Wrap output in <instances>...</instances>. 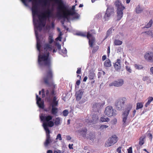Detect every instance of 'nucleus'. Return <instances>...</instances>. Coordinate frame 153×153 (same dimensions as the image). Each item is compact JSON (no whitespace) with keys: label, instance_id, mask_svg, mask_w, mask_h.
<instances>
[{"label":"nucleus","instance_id":"5","mask_svg":"<svg viewBox=\"0 0 153 153\" xmlns=\"http://www.w3.org/2000/svg\"><path fill=\"white\" fill-rule=\"evenodd\" d=\"M118 140V138L117 136L114 135L109 137L106 141L105 146L106 147L111 146L116 143Z\"/></svg>","mask_w":153,"mask_h":153},{"label":"nucleus","instance_id":"64","mask_svg":"<svg viewBox=\"0 0 153 153\" xmlns=\"http://www.w3.org/2000/svg\"><path fill=\"white\" fill-rule=\"evenodd\" d=\"M50 92H49V91L48 90H47V92H46V94H48Z\"/></svg>","mask_w":153,"mask_h":153},{"label":"nucleus","instance_id":"2","mask_svg":"<svg viewBox=\"0 0 153 153\" xmlns=\"http://www.w3.org/2000/svg\"><path fill=\"white\" fill-rule=\"evenodd\" d=\"M46 20L43 19L41 17H39L35 18L34 21L33 22L34 25V30L35 35L37 39L36 47L39 52L38 58V62L40 66H42L49 65L50 63V60L49 58V52L52 50L53 53L56 52V50L51 45V43L53 41V36L52 35L49 36L48 41L49 43H46L42 48V39L41 38L39 39L38 33L45 25Z\"/></svg>","mask_w":153,"mask_h":153},{"label":"nucleus","instance_id":"6","mask_svg":"<svg viewBox=\"0 0 153 153\" xmlns=\"http://www.w3.org/2000/svg\"><path fill=\"white\" fill-rule=\"evenodd\" d=\"M116 111L111 106H107L104 111L105 114L109 117L114 116L116 115Z\"/></svg>","mask_w":153,"mask_h":153},{"label":"nucleus","instance_id":"33","mask_svg":"<svg viewBox=\"0 0 153 153\" xmlns=\"http://www.w3.org/2000/svg\"><path fill=\"white\" fill-rule=\"evenodd\" d=\"M59 53L62 54L63 56H65L67 53V50L65 48L63 49L62 50H60Z\"/></svg>","mask_w":153,"mask_h":153},{"label":"nucleus","instance_id":"56","mask_svg":"<svg viewBox=\"0 0 153 153\" xmlns=\"http://www.w3.org/2000/svg\"><path fill=\"white\" fill-rule=\"evenodd\" d=\"M73 145V144L71 145V144H69L68 145V147H69V148L70 149H73V148H72Z\"/></svg>","mask_w":153,"mask_h":153},{"label":"nucleus","instance_id":"54","mask_svg":"<svg viewBox=\"0 0 153 153\" xmlns=\"http://www.w3.org/2000/svg\"><path fill=\"white\" fill-rule=\"evenodd\" d=\"M149 134V137L150 138V139L151 140H152V135L151 134Z\"/></svg>","mask_w":153,"mask_h":153},{"label":"nucleus","instance_id":"41","mask_svg":"<svg viewBox=\"0 0 153 153\" xmlns=\"http://www.w3.org/2000/svg\"><path fill=\"white\" fill-rule=\"evenodd\" d=\"M76 34L77 35L80 36H86V34H84L82 32H79L77 33Z\"/></svg>","mask_w":153,"mask_h":153},{"label":"nucleus","instance_id":"47","mask_svg":"<svg viewBox=\"0 0 153 153\" xmlns=\"http://www.w3.org/2000/svg\"><path fill=\"white\" fill-rule=\"evenodd\" d=\"M128 153H132V150L131 147H130L128 149Z\"/></svg>","mask_w":153,"mask_h":153},{"label":"nucleus","instance_id":"25","mask_svg":"<svg viewBox=\"0 0 153 153\" xmlns=\"http://www.w3.org/2000/svg\"><path fill=\"white\" fill-rule=\"evenodd\" d=\"M110 121V119L107 117H101L100 119V121L102 122H108Z\"/></svg>","mask_w":153,"mask_h":153},{"label":"nucleus","instance_id":"24","mask_svg":"<svg viewBox=\"0 0 153 153\" xmlns=\"http://www.w3.org/2000/svg\"><path fill=\"white\" fill-rule=\"evenodd\" d=\"M104 65L105 66L109 67L111 66V63L109 59H107L104 62Z\"/></svg>","mask_w":153,"mask_h":153},{"label":"nucleus","instance_id":"32","mask_svg":"<svg viewBox=\"0 0 153 153\" xmlns=\"http://www.w3.org/2000/svg\"><path fill=\"white\" fill-rule=\"evenodd\" d=\"M134 68L137 70H141L143 68V67L142 65L135 64L134 65Z\"/></svg>","mask_w":153,"mask_h":153},{"label":"nucleus","instance_id":"18","mask_svg":"<svg viewBox=\"0 0 153 153\" xmlns=\"http://www.w3.org/2000/svg\"><path fill=\"white\" fill-rule=\"evenodd\" d=\"M105 103L103 102H97L95 103L93 105V108H97V109H99L102 108Z\"/></svg>","mask_w":153,"mask_h":153},{"label":"nucleus","instance_id":"27","mask_svg":"<svg viewBox=\"0 0 153 153\" xmlns=\"http://www.w3.org/2000/svg\"><path fill=\"white\" fill-rule=\"evenodd\" d=\"M143 10V8L139 5L136 7V12L137 13H141Z\"/></svg>","mask_w":153,"mask_h":153},{"label":"nucleus","instance_id":"10","mask_svg":"<svg viewBox=\"0 0 153 153\" xmlns=\"http://www.w3.org/2000/svg\"><path fill=\"white\" fill-rule=\"evenodd\" d=\"M114 11L113 9L111 7H108L107 9L106 13L105 14L104 17L105 20V21L108 20L109 19V18L111 16L113 15L114 14Z\"/></svg>","mask_w":153,"mask_h":153},{"label":"nucleus","instance_id":"59","mask_svg":"<svg viewBox=\"0 0 153 153\" xmlns=\"http://www.w3.org/2000/svg\"><path fill=\"white\" fill-rule=\"evenodd\" d=\"M54 26V25L53 22L52 23L51 26L50 27V28H53Z\"/></svg>","mask_w":153,"mask_h":153},{"label":"nucleus","instance_id":"34","mask_svg":"<svg viewBox=\"0 0 153 153\" xmlns=\"http://www.w3.org/2000/svg\"><path fill=\"white\" fill-rule=\"evenodd\" d=\"M57 30L59 32V36L57 38H56V39L57 40H59L61 41V36L62 35V32L60 31V29L59 28H57Z\"/></svg>","mask_w":153,"mask_h":153},{"label":"nucleus","instance_id":"3","mask_svg":"<svg viewBox=\"0 0 153 153\" xmlns=\"http://www.w3.org/2000/svg\"><path fill=\"white\" fill-rule=\"evenodd\" d=\"M52 116L50 115L45 116L43 114H41L40 115L41 120L43 121L42 126L46 131V139L44 143V145L46 147L51 142L50 135V131L48 128V126L52 127L53 126L54 124L53 122L51 121L52 119Z\"/></svg>","mask_w":153,"mask_h":153},{"label":"nucleus","instance_id":"22","mask_svg":"<svg viewBox=\"0 0 153 153\" xmlns=\"http://www.w3.org/2000/svg\"><path fill=\"white\" fill-rule=\"evenodd\" d=\"M142 79L144 81H146L147 84H149L151 83L152 82L149 76H144L143 77Z\"/></svg>","mask_w":153,"mask_h":153},{"label":"nucleus","instance_id":"23","mask_svg":"<svg viewBox=\"0 0 153 153\" xmlns=\"http://www.w3.org/2000/svg\"><path fill=\"white\" fill-rule=\"evenodd\" d=\"M92 120H91L90 122L91 123H94L98 120V117L96 115H94L92 116Z\"/></svg>","mask_w":153,"mask_h":153},{"label":"nucleus","instance_id":"61","mask_svg":"<svg viewBox=\"0 0 153 153\" xmlns=\"http://www.w3.org/2000/svg\"><path fill=\"white\" fill-rule=\"evenodd\" d=\"M126 2L127 4L129 3L130 1V0H126Z\"/></svg>","mask_w":153,"mask_h":153},{"label":"nucleus","instance_id":"43","mask_svg":"<svg viewBox=\"0 0 153 153\" xmlns=\"http://www.w3.org/2000/svg\"><path fill=\"white\" fill-rule=\"evenodd\" d=\"M62 140V137L61 134H58L56 136V140Z\"/></svg>","mask_w":153,"mask_h":153},{"label":"nucleus","instance_id":"4","mask_svg":"<svg viewBox=\"0 0 153 153\" xmlns=\"http://www.w3.org/2000/svg\"><path fill=\"white\" fill-rule=\"evenodd\" d=\"M132 107V105L131 104H129L128 105L122 114V121L124 124H126L127 123L128 116Z\"/></svg>","mask_w":153,"mask_h":153},{"label":"nucleus","instance_id":"28","mask_svg":"<svg viewBox=\"0 0 153 153\" xmlns=\"http://www.w3.org/2000/svg\"><path fill=\"white\" fill-rule=\"evenodd\" d=\"M153 100V97H149L148 98L147 102L145 106L147 107L150 103Z\"/></svg>","mask_w":153,"mask_h":153},{"label":"nucleus","instance_id":"12","mask_svg":"<svg viewBox=\"0 0 153 153\" xmlns=\"http://www.w3.org/2000/svg\"><path fill=\"white\" fill-rule=\"evenodd\" d=\"M144 57L145 59L148 61L153 62V52L149 51L145 54Z\"/></svg>","mask_w":153,"mask_h":153},{"label":"nucleus","instance_id":"39","mask_svg":"<svg viewBox=\"0 0 153 153\" xmlns=\"http://www.w3.org/2000/svg\"><path fill=\"white\" fill-rule=\"evenodd\" d=\"M126 70L129 73H131L132 72V70L131 68L128 65H126Z\"/></svg>","mask_w":153,"mask_h":153},{"label":"nucleus","instance_id":"46","mask_svg":"<svg viewBox=\"0 0 153 153\" xmlns=\"http://www.w3.org/2000/svg\"><path fill=\"white\" fill-rule=\"evenodd\" d=\"M81 73V68H77V70L76 71V73L77 74H80Z\"/></svg>","mask_w":153,"mask_h":153},{"label":"nucleus","instance_id":"8","mask_svg":"<svg viewBox=\"0 0 153 153\" xmlns=\"http://www.w3.org/2000/svg\"><path fill=\"white\" fill-rule=\"evenodd\" d=\"M126 100L125 98H123L117 101L116 103V106L118 110H120L123 108Z\"/></svg>","mask_w":153,"mask_h":153},{"label":"nucleus","instance_id":"58","mask_svg":"<svg viewBox=\"0 0 153 153\" xmlns=\"http://www.w3.org/2000/svg\"><path fill=\"white\" fill-rule=\"evenodd\" d=\"M54 153H61V152L60 150H56L54 151Z\"/></svg>","mask_w":153,"mask_h":153},{"label":"nucleus","instance_id":"44","mask_svg":"<svg viewBox=\"0 0 153 153\" xmlns=\"http://www.w3.org/2000/svg\"><path fill=\"white\" fill-rule=\"evenodd\" d=\"M122 147L120 146L117 149V151L118 152V153H121V149Z\"/></svg>","mask_w":153,"mask_h":153},{"label":"nucleus","instance_id":"13","mask_svg":"<svg viewBox=\"0 0 153 153\" xmlns=\"http://www.w3.org/2000/svg\"><path fill=\"white\" fill-rule=\"evenodd\" d=\"M87 37L89 39V44L91 47H92L93 44L95 42V39L92 36V35L89 32L87 33Z\"/></svg>","mask_w":153,"mask_h":153},{"label":"nucleus","instance_id":"57","mask_svg":"<svg viewBox=\"0 0 153 153\" xmlns=\"http://www.w3.org/2000/svg\"><path fill=\"white\" fill-rule=\"evenodd\" d=\"M106 59V56L105 55H103L102 57V60L104 61Z\"/></svg>","mask_w":153,"mask_h":153},{"label":"nucleus","instance_id":"30","mask_svg":"<svg viewBox=\"0 0 153 153\" xmlns=\"http://www.w3.org/2000/svg\"><path fill=\"white\" fill-rule=\"evenodd\" d=\"M95 77V74L93 73H90L88 76V78L90 80L94 79Z\"/></svg>","mask_w":153,"mask_h":153},{"label":"nucleus","instance_id":"40","mask_svg":"<svg viewBox=\"0 0 153 153\" xmlns=\"http://www.w3.org/2000/svg\"><path fill=\"white\" fill-rule=\"evenodd\" d=\"M68 111L67 110H64L62 112L64 116H66L68 115Z\"/></svg>","mask_w":153,"mask_h":153},{"label":"nucleus","instance_id":"26","mask_svg":"<svg viewBox=\"0 0 153 153\" xmlns=\"http://www.w3.org/2000/svg\"><path fill=\"white\" fill-rule=\"evenodd\" d=\"M123 43L122 41L119 39H116L114 41V44L116 45H120Z\"/></svg>","mask_w":153,"mask_h":153},{"label":"nucleus","instance_id":"60","mask_svg":"<svg viewBox=\"0 0 153 153\" xmlns=\"http://www.w3.org/2000/svg\"><path fill=\"white\" fill-rule=\"evenodd\" d=\"M47 153H53V152L51 150H49L47 151Z\"/></svg>","mask_w":153,"mask_h":153},{"label":"nucleus","instance_id":"36","mask_svg":"<svg viewBox=\"0 0 153 153\" xmlns=\"http://www.w3.org/2000/svg\"><path fill=\"white\" fill-rule=\"evenodd\" d=\"M147 34L149 35V36H151L152 38H153V32L149 30L145 32Z\"/></svg>","mask_w":153,"mask_h":153},{"label":"nucleus","instance_id":"52","mask_svg":"<svg viewBox=\"0 0 153 153\" xmlns=\"http://www.w3.org/2000/svg\"><path fill=\"white\" fill-rule=\"evenodd\" d=\"M80 83V80H77L76 82V84L77 85H79Z\"/></svg>","mask_w":153,"mask_h":153},{"label":"nucleus","instance_id":"11","mask_svg":"<svg viewBox=\"0 0 153 153\" xmlns=\"http://www.w3.org/2000/svg\"><path fill=\"white\" fill-rule=\"evenodd\" d=\"M124 84V81L122 79H118V80L115 81L109 84V86H114L119 87L122 86Z\"/></svg>","mask_w":153,"mask_h":153},{"label":"nucleus","instance_id":"35","mask_svg":"<svg viewBox=\"0 0 153 153\" xmlns=\"http://www.w3.org/2000/svg\"><path fill=\"white\" fill-rule=\"evenodd\" d=\"M143 107V104L142 103H137V105L136 109H139L142 108Z\"/></svg>","mask_w":153,"mask_h":153},{"label":"nucleus","instance_id":"9","mask_svg":"<svg viewBox=\"0 0 153 153\" xmlns=\"http://www.w3.org/2000/svg\"><path fill=\"white\" fill-rule=\"evenodd\" d=\"M52 77V72L51 70L50 69L44 77L43 79L45 83L47 85H48L49 82L51 81Z\"/></svg>","mask_w":153,"mask_h":153},{"label":"nucleus","instance_id":"38","mask_svg":"<svg viewBox=\"0 0 153 153\" xmlns=\"http://www.w3.org/2000/svg\"><path fill=\"white\" fill-rule=\"evenodd\" d=\"M152 23V20H150L149 22L148 23L147 25L145 27L146 28H149L150 27Z\"/></svg>","mask_w":153,"mask_h":153},{"label":"nucleus","instance_id":"49","mask_svg":"<svg viewBox=\"0 0 153 153\" xmlns=\"http://www.w3.org/2000/svg\"><path fill=\"white\" fill-rule=\"evenodd\" d=\"M150 72L151 74H153V66L150 68Z\"/></svg>","mask_w":153,"mask_h":153},{"label":"nucleus","instance_id":"37","mask_svg":"<svg viewBox=\"0 0 153 153\" xmlns=\"http://www.w3.org/2000/svg\"><path fill=\"white\" fill-rule=\"evenodd\" d=\"M112 29L110 28L107 31V35L106 36V37L105 39H106L112 33Z\"/></svg>","mask_w":153,"mask_h":153},{"label":"nucleus","instance_id":"15","mask_svg":"<svg viewBox=\"0 0 153 153\" xmlns=\"http://www.w3.org/2000/svg\"><path fill=\"white\" fill-rule=\"evenodd\" d=\"M36 103L40 108H43L44 107V101H41V98L36 94Z\"/></svg>","mask_w":153,"mask_h":153},{"label":"nucleus","instance_id":"20","mask_svg":"<svg viewBox=\"0 0 153 153\" xmlns=\"http://www.w3.org/2000/svg\"><path fill=\"white\" fill-rule=\"evenodd\" d=\"M123 10H117V20H119L123 16Z\"/></svg>","mask_w":153,"mask_h":153},{"label":"nucleus","instance_id":"7","mask_svg":"<svg viewBox=\"0 0 153 153\" xmlns=\"http://www.w3.org/2000/svg\"><path fill=\"white\" fill-rule=\"evenodd\" d=\"M57 98L55 97H53L52 102L51 104L52 109L51 112L53 115L56 114L58 112V109L56 107L57 106L58 104V101L56 100Z\"/></svg>","mask_w":153,"mask_h":153},{"label":"nucleus","instance_id":"50","mask_svg":"<svg viewBox=\"0 0 153 153\" xmlns=\"http://www.w3.org/2000/svg\"><path fill=\"white\" fill-rule=\"evenodd\" d=\"M86 101V100L85 99L83 98L82 99V100L80 101L79 102V103L82 104V103H83L85 102Z\"/></svg>","mask_w":153,"mask_h":153},{"label":"nucleus","instance_id":"53","mask_svg":"<svg viewBox=\"0 0 153 153\" xmlns=\"http://www.w3.org/2000/svg\"><path fill=\"white\" fill-rule=\"evenodd\" d=\"M71 137L69 136L68 135V136H66V139L67 140H71Z\"/></svg>","mask_w":153,"mask_h":153},{"label":"nucleus","instance_id":"1","mask_svg":"<svg viewBox=\"0 0 153 153\" xmlns=\"http://www.w3.org/2000/svg\"><path fill=\"white\" fill-rule=\"evenodd\" d=\"M41 1L45 7L43 13L41 15L44 20L47 18L56 17L67 19L68 20L69 16L71 15H74L75 19L79 17V15L75 10L76 4L68 10L61 0H41Z\"/></svg>","mask_w":153,"mask_h":153},{"label":"nucleus","instance_id":"14","mask_svg":"<svg viewBox=\"0 0 153 153\" xmlns=\"http://www.w3.org/2000/svg\"><path fill=\"white\" fill-rule=\"evenodd\" d=\"M114 4L117 8V10H123L125 8L119 0H117L116 1Z\"/></svg>","mask_w":153,"mask_h":153},{"label":"nucleus","instance_id":"45","mask_svg":"<svg viewBox=\"0 0 153 153\" xmlns=\"http://www.w3.org/2000/svg\"><path fill=\"white\" fill-rule=\"evenodd\" d=\"M56 46L58 48L59 50H60V49H61V45L59 44L56 43Z\"/></svg>","mask_w":153,"mask_h":153},{"label":"nucleus","instance_id":"17","mask_svg":"<svg viewBox=\"0 0 153 153\" xmlns=\"http://www.w3.org/2000/svg\"><path fill=\"white\" fill-rule=\"evenodd\" d=\"M84 92L81 90H79L77 91L76 93V97L77 101H79L82 98Z\"/></svg>","mask_w":153,"mask_h":153},{"label":"nucleus","instance_id":"55","mask_svg":"<svg viewBox=\"0 0 153 153\" xmlns=\"http://www.w3.org/2000/svg\"><path fill=\"white\" fill-rule=\"evenodd\" d=\"M87 79H88V77L87 76H85L83 79V81L84 82H86V81Z\"/></svg>","mask_w":153,"mask_h":153},{"label":"nucleus","instance_id":"63","mask_svg":"<svg viewBox=\"0 0 153 153\" xmlns=\"http://www.w3.org/2000/svg\"><path fill=\"white\" fill-rule=\"evenodd\" d=\"M83 6V5L82 4H81L79 5V7H82Z\"/></svg>","mask_w":153,"mask_h":153},{"label":"nucleus","instance_id":"62","mask_svg":"<svg viewBox=\"0 0 153 153\" xmlns=\"http://www.w3.org/2000/svg\"><path fill=\"white\" fill-rule=\"evenodd\" d=\"M143 150L146 152L147 153H149V152L146 150V149H144Z\"/></svg>","mask_w":153,"mask_h":153},{"label":"nucleus","instance_id":"51","mask_svg":"<svg viewBox=\"0 0 153 153\" xmlns=\"http://www.w3.org/2000/svg\"><path fill=\"white\" fill-rule=\"evenodd\" d=\"M42 97H45V95L44 94V89H42Z\"/></svg>","mask_w":153,"mask_h":153},{"label":"nucleus","instance_id":"19","mask_svg":"<svg viewBox=\"0 0 153 153\" xmlns=\"http://www.w3.org/2000/svg\"><path fill=\"white\" fill-rule=\"evenodd\" d=\"M95 138L94 135V134L92 132H88L87 134V136L86 137V139H89L91 141H94Z\"/></svg>","mask_w":153,"mask_h":153},{"label":"nucleus","instance_id":"21","mask_svg":"<svg viewBox=\"0 0 153 153\" xmlns=\"http://www.w3.org/2000/svg\"><path fill=\"white\" fill-rule=\"evenodd\" d=\"M87 130L86 129H83L79 131V132L80 134L85 138H86L87 134L88 133H87Z\"/></svg>","mask_w":153,"mask_h":153},{"label":"nucleus","instance_id":"48","mask_svg":"<svg viewBox=\"0 0 153 153\" xmlns=\"http://www.w3.org/2000/svg\"><path fill=\"white\" fill-rule=\"evenodd\" d=\"M117 122V120L116 119H114L112 121V123L113 124H115Z\"/></svg>","mask_w":153,"mask_h":153},{"label":"nucleus","instance_id":"16","mask_svg":"<svg viewBox=\"0 0 153 153\" xmlns=\"http://www.w3.org/2000/svg\"><path fill=\"white\" fill-rule=\"evenodd\" d=\"M114 66L116 70L119 71L121 68V60L120 59H117L116 62L114 63Z\"/></svg>","mask_w":153,"mask_h":153},{"label":"nucleus","instance_id":"29","mask_svg":"<svg viewBox=\"0 0 153 153\" xmlns=\"http://www.w3.org/2000/svg\"><path fill=\"white\" fill-rule=\"evenodd\" d=\"M145 139V137L143 136L140 138L139 144L140 145H142L144 143V140Z\"/></svg>","mask_w":153,"mask_h":153},{"label":"nucleus","instance_id":"31","mask_svg":"<svg viewBox=\"0 0 153 153\" xmlns=\"http://www.w3.org/2000/svg\"><path fill=\"white\" fill-rule=\"evenodd\" d=\"M61 120L59 117L56 118L54 120V123L55 125H58L61 123Z\"/></svg>","mask_w":153,"mask_h":153},{"label":"nucleus","instance_id":"42","mask_svg":"<svg viewBox=\"0 0 153 153\" xmlns=\"http://www.w3.org/2000/svg\"><path fill=\"white\" fill-rule=\"evenodd\" d=\"M108 127V126L107 125H101L100 126V128L101 129H103L104 128H107Z\"/></svg>","mask_w":153,"mask_h":153}]
</instances>
